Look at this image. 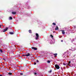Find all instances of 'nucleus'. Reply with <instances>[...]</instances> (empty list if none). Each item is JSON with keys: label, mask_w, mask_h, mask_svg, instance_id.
Here are the masks:
<instances>
[{"label": "nucleus", "mask_w": 76, "mask_h": 76, "mask_svg": "<svg viewBox=\"0 0 76 76\" xmlns=\"http://www.w3.org/2000/svg\"><path fill=\"white\" fill-rule=\"evenodd\" d=\"M7 29H8V28L7 27H6V28L4 29L3 31V32H6V31H7Z\"/></svg>", "instance_id": "4"}, {"label": "nucleus", "mask_w": 76, "mask_h": 76, "mask_svg": "<svg viewBox=\"0 0 76 76\" xmlns=\"http://www.w3.org/2000/svg\"><path fill=\"white\" fill-rule=\"evenodd\" d=\"M51 72H52L51 70H50V71H49V73H51Z\"/></svg>", "instance_id": "20"}, {"label": "nucleus", "mask_w": 76, "mask_h": 76, "mask_svg": "<svg viewBox=\"0 0 76 76\" xmlns=\"http://www.w3.org/2000/svg\"><path fill=\"white\" fill-rule=\"evenodd\" d=\"M36 38L35 39L36 40H37L38 38H39V35H38V33H36Z\"/></svg>", "instance_id": "1"}, {"label": "nucleus", "mask_w": 76, "mask_h": 76, "mask_svg": "<svg viewBox=\"0 0 76 76\" xmlns=\"http://www.w3.org/2000/svg\"><path fill=\"white\" fill-rule=\"evenodd\" d=\"M48 63H50V61H48Z\"/></svg>", "instance_id": "18"}, {"label": "nucleus", "mask_w": 76, "mask_h": 76, "mask_svg": "<svg viewBox=\"0 0 76 76\" xmlns=\"http://www.w3.org/2000/svg\"><path fill=\"white\" fill-rule=\"evenodd\" d=\"M10 19L12 20V18L11 17H10Z\"/></svg>", "instance_id": "15"}, {"label": "nucleus", "mask_w": 76, "mask_h": 76, "mask_svg": "<svg viewBox=\"0 0 76 76\" xmlns=\"http://www.w3.org/2000/svg\"><path fill=\"white\" fill-rule=\"evenodd\" d=\"M55 67L57 69H60V66H59L58 65L56 64L55 65Z\"/></svg>", "instance_id": "2"}, {"label": "nucleus", "mask_w": 76, "mask_h": 76, "mask_svg": "<svg viewBox=\"0 0 76 76\" xmlns=\"http://www.w3.org/2000/svg\"><path fill=\"white\" fill-rule=\"evenodd\" d=\"M63 40H61V42H63Z\"/></svg>", "instance_id": "24"}, {"label": "nucleus", "mask_w": 76, "mask_h": 76, "mask_svg": "<svg viewBox=\"0 0 76 76\" xmlns=\"http://www.w3.org/2000/svg\"><path fill=\"white\" fill-rule=\"evenodd\" d=\"M0 76H2L1 75H0Z\"/></svg>", "instance_id": "26"}, {"label": "nucleus", "mask_w": 76, "mask_h": 76, "mask_svg": "<svg viewBox=\"0 0 76 76\" xmlns=\"http://www.w3.org/2000/svg\"><path fill=\"white\" fill-rule=\"evenodd\" d=\"M12 14H13V15H15V14H16V12H12Z\"/></svg>", "instance_id": "10"}, {"label": "nucleus", "mask_w": 76, "mask_h": 76, "mask_svg": "<svg viewBox=\"0 0 76 76\" xmlns=\"http://www.w3.org/2000/svg\"><path fill=\"white\" fill-rule=\"evenodd\" d=\"M8 75H12V73L11 72H9V73H8Z\"/></svg>", "instance_id": "14"}, {"label": "nucleus", "mask_w": 76, "mask_h": 76, "mask_svg": "<svg viewBox=\"0 0 76 76\" xmlns=\"http://www.w3.org/2000/svg\"><path fill=\"white\" fill-rule=\"evenodd\" d=\"M0 52H1V53H2L3 52V51H2V50L1 49L0 50Z\"/></svg>", "instance_id": "17"}, {"label": "nucleus", "mask_w": 76, "mask_h": 76, "mask_svg": "<svg viewBox=\"0 0 76 76\" xmlns=\"http://www.w3.org/2000/svg\"><path fill=\"white\" fill-rule=\"evenodd\" d=\"M34 75H37V73H35V72L34 73Z\"/></svg>", "instance_id": "21"}, {"label": "nucleus", "mask_w": 76, "mask_h": 76, "mask_svg": "<svg viewBox=\"0 0 76 76\" xmlns=\"http://www.w3.org/2000/svg\"><path fill=\"white\" fill-rule=\"evenodd\" d=\"M71 63V62L70 61H69V62H68V64H67V65H68V66H70V65H69V64H70Z\"/></svg>", "instance_id": "8"}, {"label": "nucleus", "mask_w": 76, "mask_h": 76, "mask_svg": "<svg viewBox=\"0 0 76 76\" xmlns=\"http://www.w3.org/2000/svg\"><path fill=\"white\" fill-rule=\"evenodd\" d=\"M58 26H56V27L55 28L56 31H57V30H58Z\"/></svg>", "instance_id": "7"}, {"label": "nucleus", "mask_w": 76, "mask_h": 76, "mask_svg": "<svg viewBox=\"0 0 76 76\" xmlns=\"http://www.w3.org/2000/svg\"><path fill=\"white\" fill-rule=\"evenodd\" d=\"M54 56H55V57H57V54L55 53L54 54H53Z\"/></svg>", "instance_id": "9"}, {"label": "nucleus", "mask_w": 76, "mask_h": 76, "mask_svg": "<svg viewBox=\"0 0 76 76\" xmlns=\"http://www.w3.org/2000/svg\"><path fill=\"white\" fill-rule=\"evenodd\" d=\"M52 24L53 25H54L55 26V25H56V23H53Z\"/></svg>", "instance_id": "13"}, {"label": "nucleus", "mask_w": 76, "mask_h": 76, "mask_svg": "<svg viewBox=\"0 0 76 76\" xmlns=\"http://www.w3.org/2000/svg\"><path fill=\"white\" fill-rule=\"evenodd\" d=\"M34 64V65H35V64H36V63L35 62Z\"/></svg>", "instance_id": "22"}, {"label": "nucleus", "mask_w": 76, "mask_h": 76, "mask_svg": "<svg viewBox=\"0 0 76 76\" xmlns=\"http://www.w3.org/2000/svg\"><path fill=\"white\" fill-rule=\"evenodd\" d=\"M30 56V53H28L26 55H23V56H24V57H25V56H26V57H28V56Z\"/></svg>", "instance_id": "3"}, {"label": "nucleus", "mask_w": 76, "mask_h": 76, "mask_svg": "<svg viewBox=\"0 0 76 76\" xmlns=\"http://www.w3.org/2000/svg\"><path fill=\"white\" fill-rule=\"evenodd\" d=\"M10 34H11V35H13V33L12 32H10Z\"/></svg>", "instance_id": "12"}, {"label": "nucleus", "mask_w": 76, "mask_h": 76, "mask_svg": "<svg viewBox=\"0 0 76 76\" xmlns=\"http://www.w3.org/2000/svg\"><path fill=\"white\" fill-rule=\"evenodd\" d=\"M62 34H65V32H64V31L62 30Z\"/></svg>", "instance_id": "6"}, {"label": "nucleus", "mask_w": 76, "mask_h": 76, "mask_svg": "<svg viewBox=\"0 0 76 76\" xmlns=\"http://www.w3.org/2000/svg\"><path fill=\"white\" fill-rule=\"evenodd\" d=\"M31 48L32 49H33V50H37V49L33 47Z\"/></svg>", "instance_id": "5"}, {"label": "nucleus", "mask_w": 76, "mask_h": 76, "mask_svg": "<svg viewBox=\"0 0 76 76\" xmlns=\"http://www.w3.org/2000/svg\"><path fill=\"white\" fill-rule=\"evenodd\" d=\"M29 33H32V31H31V30H29Z\"/></svg>", "instance_id": "11"}, {"label": "nucleus", "mask_w": 76, "mask_h": 76, "mask_svg": "<svg viewBox=\"0 0 76 76\" xmlns=\"http://www.w3.org/2000/svg\"><path fill=\"white\" fill-rule=\"evenodd\" d=\"M50 36L52 38H53V37H53V35H52V34L50 35Z\"/></svg>", "instance_id": "16"}, {"label": "nucleus", "mask_w": 76, "mask_h": 76, "mask_svg": "<svg viewBox=\"0 0 76 76\" xmlns=\"http://www.w3.org/2000/svg\"><path fill=\"white\" fill-rule=\"evenodd\" d=\"M37 62H39V61H38V60H37Z\"/></svg>", "instance_id": "23"}, {"label": "nucleus", "mask_w": 76, "mask_h": 76, "mask_svg": "<svg viewBox=\"0 0 76 76\" xmlns=\"http://www.w3.org/2000/svg\"><path fill=\"white\" fill-rule=\"evenodd\" d=\"M0 28H1V25H0Z\"/></svg>", "instance_id": "25"}, {"label": "nucleus", "mask_w": 76, "mask_h": 76, "mask_svg": "<svg viewBox=\"0 0 76 76\" xmlns=\"http://www.w3.org/2000/svg\"><path fill=\"white\" fill-rule=\"evenodd\" d=\"M23 73H20V75H23Z\"/></svg>", "instance_id": "19"}]
</instances>
